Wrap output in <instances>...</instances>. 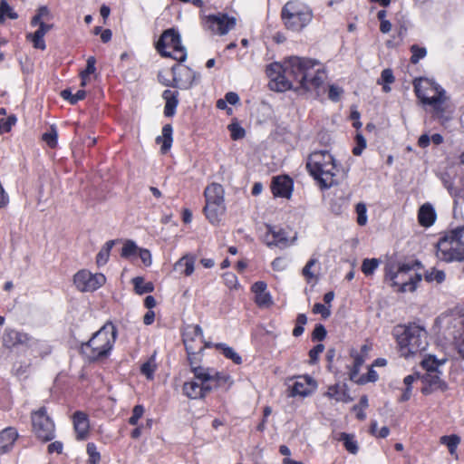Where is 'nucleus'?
Wrapping results in <instances>:
<instances>
[{
    "label": "nucleus",
    "mask_w": 464,
    "mask_h": 464,
    "mask_svg": "<svg viewBox=\"0 0 464 464\" xmlns=\"http://www.w3.org/2000/svg\"><path fill=\"white\" fill-rule=\"evenodd\" d=\"M286 74L292 80L295 91H315L324 82L325 70L316 60L292 56L284 61Z\"/></svg>",
    "instance_id": "f257e3e1"
},
{
    "label": "nucleus",
    "mask_w": 464,
    "mask_h": 464,
    "mask_svg": "<svg viewBox=\"0 0 464 464\" xmlns=\"http://www.w3.org/2000/svg\"><path fill=\"white\" fill-rule=\"evenodd\" d=\"M117 336V327L107 321L87 342L80 344L79 353L89 364L104 362L111 355Z\"/></svg>",
    "instance_id": "f03ea898"
},
{
    "label": "nucleus",
    "mask_w": 464,
    "mask_h": 464,
    "mask_svg": "<svg viewBox=\"0 0 464 464\" xmlns=\"http://www.w3.org/2000/svg\"><path fill=\"white\" fill-rule=\"evenodd\" d=\"M392 334L400 356L404 359L421 354L429 345L428 331L417 322L397 324L393 327Z\"/></svg>",
    "instance_id": "7ed1b4c3"
},
{
    "label": "nucleus",
    "mask_w": 464,
    "mask_h": 464,
    "mask_svg": "<svg viewBox=\"0 0 464 464\" xmlns=\"http://www.w3.org/2000/svg\"><path fill=\"white\" fill-rule=\"evenodd\" d=\"M306 169L321 190L337 185L339 169L334 156L327 150H316L309 154Z\"/></svg>",
    "instance_id": "20e7f679"
},
{
    "label": "nucleus",
    "mask_w": 464,
    "mask_h": 464,
    "mask_svg": "<svg viewBox=\"0 0 464 464\" xmlns=\"http://www.w3.org/2000/svg\"><path fill=\"white\" fill-rule=\"evenodd\" d=\"M420 266V263L418 261L411 264L388 263L384 268L385 280L391 282L392 286H397L399 292H413L422 278V276L415 271V266Z\"/></svg>",
    "instance_id": "39448f33"
},
{
    "label": "nucleus",
    "mask_w": 464,
    "mask_h": 464,
    "mask_svg": "<svg viewBox=\"0 0 464 464\" xmlns=\"http://www.w3.org/2000/svg\"><path fill=\"white\" fill-rule=\"evenodd\" d=\"M436 256L444 262H464V225L440 237L436 244Z\"/></svg>",
    "instance_id": "423d86ee"
},
{
    "label": "nucleus",
    "mask_w": 464,
    "mask_h": 464,
    "mask_svg": "<svg viewBox=\"0 0 464 464\" xmlns=\"http://www.w3.org/2000/svg\"><path fill=\"white\" fill-rule=\"evenodd\" d=\"M412 85L422 105L430 106L437 114L444 111L442 105L446 101V92L440 84L431 79L420 77L413 80Z\"/></svg>",
    "instance_id": "0eeeda50"
},
{
    "label": "nucleus",
    "mask_w": 464,
    "mask_h": 464,
    "mask_svg": "<svg viewBox=\"0 0 464 464\" xmlns=\"http://www.w3.org/2000/svg\"><path fill=\"white\" fill-rule=\"evenodd\" d=\"M313 11L306 4L298 0H290L281 10V19L287 30L300 32L313 19Z\"/></svg>",
    "instance_id": "6e6552de"
},
{
    "label": "nucleus",
    "mask_w": 464,
    "mask_h": 464,
    "mask_svg": "<svg viewBox=\"0 0 464 464\" xmlns=\"http://www.w3.org/2000/svg\"><path fill=\"white\" fill-rule=\"evenodd\" d=\"M225 189L223 186L217 182L208 185L204 190L206 204L203 208V213L206 218L214 226L221 221V217L226 212L225 206Z\"/></svg>",
    "instance_id": "1a4fd4ad"
},
{
    "label": "nucleus",
    "mask_w": 464,
    "mask_h": 464,
    "mask_svg": "<svg viewBox=\"0 0 464 464\" xmlns=\"http://www.w3.org/2000/svg\"><path fill=\"white\" fill-rule=\"evenodd\" d=\"M155 48L161 57L171 58L179 63L187 59V51L181 44L180 34L174 28L163 31Z\"/></svg>",
    "instance_id": "9d476101"
},
{
    "label": "nucleus",
    "mask_w": 464,
    "mask_h": 464,
    "mask_svg": "<svg viewBox=\"0 0 464 464\" xmlns=\"http://www.w3.org/2000/svg\"><path fill=\"white\" fill-rule=\"evenodd\" d=\"M436 324L453 338V344L461 359H464V314H441Z\"/></svg>",
    "instance_id": "9b49d317"
},
{
    "label": "nucleus",
    "mask_w": 464,
    "mask_h": 464,
    "mask_svg": "<svg viewBox=\"0 0 464 464\" xmlns=\"http://www.w3.org/2000/svg\"><path fill=\"white\" fill-rule=\"evenodd\" d=\"M32 432L42 443L52 441L55 438V423L49 416L46 407H40L31 412Z\"/></svg>",
    "instance_id": "f8f14e48"
},
{
    "label": "nucleus",
    "mask_w": 464,
    "mask_h": 464,
    "mask_svg": "<svg viewBox=\"0 0 464 464\" xmlns=\"http://www.w3.org/2000/svg\"><path fill=\"white\" fill-rule=\"evenodd\" d=\"M266 74L268 76L269 82L268 87L270 90L283 92L291 89H295L292 80L286 74L285 63H272L266 67Z\"/></svg>",
    "instance_id": "ddd939ff"
},
{
    "label": "nucleus",
    "mask_w": 464,
    "mask_h": 464,
    "mask_svg": "<svg viewBox=\"0 0 464 464\" xmlns=\"http://www.w3.org/2000/svg\"><path fill=\"white\" fill-rule=\"evenodd\" d=\"M76 289L82 293L94 292L103 286L106 276L102 273H92L88 269H81L72 277Z\"/></svg>",
    "instance_id": "4468645a"
},
{
    "label": "nucleus",
    "mask_w": 464,
    "mask_h": 464,
    "mask_svg": "<svg viewBox=\"0 0 464 464\" xmlns=\"http://www.w3.org/2000/svg\"><path fill=\"white\" fill-rule=\"evenodd\" d=\"M237 24V19L229 16L227 13L218 12V14L205 15L203 25L218 35H225Z\"/></svg>",
    "instance_id": "2eb2a0df"
},
{
    "label": "nucleus",
    "mask_w": 464,
    "mask_h": 464,
    "mask_svg": "<svg viewBox=\"0 0 464 464\" xmlns=\"http://www.w3.org/2000/svg\"><path fill=\"white\" fill-rule=\"evenodd\" d=\"M265 227L266 232L262 240L268 247L284 249L291 245L288 232L285 228L270 224H266Z\"/></svg>",
    "instance_id": "dca6fc26"
},
{
    "label": "nucleus",
    "mask_w": 464,
    "mask_h": 464,
    "mask_svg": "<svg viewBox=\"0 0 464 464\" xmlns=\"http://www.w3.org/2000/svg\"><path fill=\"white\" fill-rule=\"evenodd\" d=\"M182 341L187 353L202 351L203 330L198 324L187 325L182 333Z\"/></svg>",
    "instance_id": "f3484780"
},
{
    "label": "nucleus",
    "mask_w": 464,
    "mask_h": 464,
    "mask_svg": "<svg viewBox=\"0 0 464 464\" xmlns=\"http://www.w3.org/2000/svg\"><path fill=\"white\" fill-rule=\"evenodd\" d=\"M205 375L208 377V380H205L202 377L198 378V381L204 382V384L211 387L212 391L217 389L228 390L233 384L231 376L224 372H218L212 368H207L205 371Z\"/></svg>",
    "instance_id": "a211bd4d"
},
{
    "label": "nucleus",
    "mask_w": 464,
    "mask_h": 464,
    "mask_svg": "<svg viewBox=\"0 0 464 464\" xmlns=\"http://www.w3.org/2000/svg\"><path fill=\"white\" fill-rule=\"evenodd\" d=\"M176 81L177 88L188 90L191 88L198 76L192 69L188 66L175 64L171 68Z\"/></svg>",
    "instance_id": "6ab92c4d"
},
{
    "label": "nucleus",
    "mask_w": 464,
    "mask_h": 464,
    "mask_svg": "<svg viewBox=\"0 0 464 464\" xmlns=\"http://www.w3.org/2000/svg\"><path fill=\"white\" fill-rule=\"evenodd\" d=\"M440 372H425L420 376L422 387L420 392L423 395H429L436 391L445 392L448 390L446 382L440 379Z\"/></svg>",
    "instance_id": "aec40b11"
},
{
    "label": "nucleus",
    "mask_w": 464,
    "mask_h": 464,
    "mask_svg": "<svg viewBox=\"0 0 464 464\" xmlns=\"http://www.w3.org/2000/svg\"><path fill=\"white\" fill-rule=\"evenodd\" d=\"M294 188V181L288 175L273 177L271 192L275 197L289 198Z\"/></svg>",
    "instance_id": "412c9836"
},
{
    "label": "nucleus",
    "mask_w": 464,
    "mask_h": 464,
    "mask_svg": "<svg viewBox=\"0 0 464 464\" xmlns=\"http://www.w3.org/2000/svg\"><path fill=\"white\" fill-rule=\"evenodd\" d=\"M182 391L184 395L191 400L203 399L212 392V388L204 384V382H186Z\"/></svg>",
    "instance_id": "4be33fe9"
},
{
    "label": "nucleus",
    "mask_w": 464,
    "mask_h": 464,
    "mask_svg": "<svg viewBox=\"0 0 464 464\" xmlns=\"http://www.w3.org/2000/svg\"><path fill=\"white\" fill-rule=\"evenodd\" d=\"M30 340V336L15 329L6 328L3 334V346L6 349H13L18 345L24 344Z\"/></svg>",
    "instance_id": "5701e85b"
},
{
    "label": "nucleus",
    "mask_w": 464,
    "mask_h": 464,
    "mask_svg": "<svg viewBox=\"0 0 464 464\" xmlns=\"http://www.w3.org/2000/svg\"><path fill=\"white\" fill-rule=\"evenodd\" d=\"M266 289L267 285L264 281L255 282L251 285V292L255 295L254 301L258 307H269L273 304L272 296Z\"/></svg>",
    "instance_id": "b1692460"
},
{
    "label": "nucleus",
    "mask_w": 464,
    "mask_h": 464,
    "mask_svg": "<svg viewBox=\"0 0 464 464\" xmlns=\"http://www.w3.org/2000/svg\"><path fill=\"white\" fill-rule=\"evenodd\" d=\"M72 422L76 440H85L90 432V422L87 414L80 411H75L72 415Z\"/></svg>",
    "instance_id": "393cba45"
},
{
    "label": "nucleus",
    "mask_w": 464,
    "mask_h": 464,
    "mask_svg": "<svg viewBox=\"0 0 464 464\" xmlns=\"http://www.w3.org/2000/svg\"><path fill=\"white\" fill-rule=\"evenodd\" d=\"M314 389V380L308 376H299L291 387V396H308Z\"/></svg>",
    "instance_id": "a878e982"
},
{
    "label": "nucleus",
    "mask_w": 464,
    "mask_h": 464,
    "mask_svg": "<svg viewBox=\"0 0 464 464\" xmlns=\"http://www.w3.org/2000/svg\"><path fill=\"white\" fill-rule=\"evenodd\" d=\"M19 437L17 429L14 427H6L0 431V454L10 452L15 441Z\"/></svg>",
    "instance_id": "bb28decb"
},
{
    "label": "nucleus",
    "mask_w": 464,
    "mask_h": 464,
    "mask_svg": "<svg viewBox=\"0 0 464 464\" xmlns=\"http://www.w3.org/2000/svg\"><path fill=\"white\" fill-rule=\"evenodd\" d=\"M329 399L336 401L350 402L353 398L350 396L346 384L335 383L328 386L327 392L324 393Z\"/></svg>",
    "instance_id": "cd10ccee"
},
{
    "label": "nucleus",
    "mask_w": 464,
    "mask_h": 464,
    "mask_svg": "<svg viewBox=\"0 0 464 464\" xmlns=\"http://www.w3.org/2000/svg\"><path fill=\"white\" fill-rule=\"evenodd\" d=\"M194 353H187L188 361L190 366V371L193 372L195 378L198 380V378H204L205 380L208 379L207 375H205V371L207 368L201 367L200 363L202 361V351H193Z\"/></svg>",
    "instance_id": "c85d7f7f"
},
{
    "label": "nucleus",
    "mask_w": 464,
    "mask_h": 464,
    "mask_svg": "<svg viewBox=\"0 0 464 464\" xmlns=\"http://www.w3.org/2000/svg\"><path fill=\"white\" fill-rule=\"evenodd\" d=\"M195 262L196 256L194 255L186 254L174 264V270L179 271L185 276H189L194 273Z\"/></svg>",
    "instance_id": "c756f323"
},
{
    "label": "nucleus",
    "mask_w": 464,
    "mask_h": 464,
    "mask_svg": "<svg viewBox=\"0 0 464 464\" xmlns=\"http://www.w3.org/2000/svg\"><path fill=\"white\" fill-rule=\"evenodd\" d=\"M437 215L430 203L423 204L418 211V222L421 227H430L436 220Z\"/></svg>",
    "instance_id": "7c9ffc66"
},
{
    "label": "nucleus",
    "mask_w": 464,
    "mask_h": 464,
    "mask_svg": "<svg viewBox=\"0 0 464 464\" xmlns=\"http://www.w3.org/2000/svg\"><path fill=\"white\" fill-rule=\"evenodd\" d=\"M162 98L165 101L164 115L166 117L174 116L179 105V92L165 90L162 92Z\"/></svg>",
    "instance_id": "2f4dec72"
},
{
    "label": "nucleus",
    "mask_w": 464,
    "mask_h": 464,
    "mask_svg": "<svg viewBox=\"0 0 464 464\" xmlns=\"http://www.w3.org/2000/svg\"><path fill=\"white\" fill-rule=\"evenodd\" d=\"M420 378L419 374H409L403 379V387L399 388L400 395L397 397L398 402H406L412 396L413 382Z\"/></svg>",
    "instance_id": "473e14b6"
},
{
    "label": "nucleus",
    "mask_w": 464,
    "mask_h": 464,
    "mask_svg": "<svg viewBox=\"0 0 464 464\" xmlns=\"http://www.w3.org/2000/svg\"><path fill=\"white\" fill-rule=\"evenodd\" d=\"M161 133H162L161 136H158L156 138V142L158 144L161 143V147H160L161 152L167 153L170 150L172 142H173V138H172L173 129H172L171 124H165L162 127Z\"/></svg>",
    "instance_id": "72a5a7b5"
},
{
    "label": "nucleus",
    "mask_w": 464,
    "mask_h": 464,
    "mask_svg": "<svg viewBox=\"0 0 464 464\" xmlns=\"http://www.w3.org/2000/svg\"><path fill=\"white\" fill-rule=\"evenodd\" d=\"M338 441H342L344 449L351 454H357L359 451L358 442L354 434L340 432L336 438Z\"/></svg>",
    "instance_id": "f704fd0d"
},
{
    "label": "nucleus",
    "mask_w": 464,
    "mask_h": 464,
    "mask_svg": "<svg viewBox=\"0 0 464 464\" xmlns=\"http://www.w3.org/2000/svg\"><path fill=\"white\" fill-rule=\"evenodd\" d=\"M131 284L134 288V292L142 295L144 294L152 293L155 289L154 284L152 282H145L144 277L136 276L131 279Z\"/></svg>",
    "instance_id": "c9c22d12"
},
{
    "label": "nucleus",
    "mask_w": 464,
    "mask_h": 464,
    "mask_svg": "<svg viewBox=\"0 0 464 464\" xmlns=\"http://www.w3.org/2000/svg\"><path fill=\"white\" fill-rule=\"evenodd\" d=\"M461 441V439L457 434L444 435L440 438V443L445 445L450 455L458 459L457 449Z\"/></svg>",
    "instance_id": "e433bc0d"
},
{
    "label": "nucleus",
    "mask_w": 464,
    "mask_h": 464,
    "mask_svg": "<svg viewBox=\"0 0 464 464\" xmlns=\"http://www.w3.org/2000/svg\"><path fill=\"white\" fill-rule=\"evenodd\" d=\"M214 345L217 350L220 351L227 359L231 360L235 364L242 363V357L232 347L223 343H218Z\"/></svg>",
    "instance_id": "4c0bfd02"
},
{
    "label": "nucleus",
    "mask_w": 464,
    "mask_h": 464,
    "mask_svg": "<svg viewBox=\"0 0 464 464\" xmlns=\"http://www.w3.org/2000/svg\"><path fill=\"white\" fill-rule=\"evenodd\" d=\"M445 362V359L438 360L434 355H428L421 361L420 365L426 372H437Z\"/></svg>",
    "instance_id": "58836bf2"
},
{
    "label": "nucleus",
    "mask_w": 464,
    "mask_h": 464,
    "mask_svg": "<svg viewBox=\"0 0 464 464\" xmlns=\"http://www.w3.org/2000/svg\"><path fill=\"white\" fill-rule=\"evenodd\" d=\"M114 244V240H109L101 248V250L96 256V264L98 266H102L107 264L110 258L111 248L113 247Z\"/></svg>",
    "instance_id": "ea45409f"
},
{
    "label": "nucleus",
    "mask_w": 464,
    "mask_h": 464,
    "mask_svg": "<svg viewBox=\"0 0 464 464\" xmlns=\"http://www.w3.org/2000/svg\"><path fill=\"white\" fill-rule=\"evenodd\" d=\"M25 39L27 42H30L33 44V47L38 50H45L46 44L44 41V35L42 31L39 32L36 30L34 33H28L25 35Z\"/></svg>",
    "instance_id": "a19ab883"
},
{
    "label": "nucleus",
    "mask_w": 464,
    "mask_h": 464,
    "mask_svg": "<svg viewBox=\"0 0 464 464\" xmlns=\"http://www.w3.org/2000/svg\"><path fill=\"white\" fill-rule=\"evenodd\" d=\"M86 91H84L83 89L78 90L74 94L72 93V91L69 88L64 89L61 92V97L63 100L69 102L72 105L76 104L79 101L84 100L86 98Z\"/></svg>",
    "instance_id": "79ce46f5"
},
{
    "label": "nucleus",
    "mask_w": 464,
    "mask_h": 464,
    "mask_svg": "<svg viewBox=\"0 0 464 464\" xmlns=\"http://www.w3.org/2000/svg\"><path fill=\"white\" fill-rule=\"evenodd\" d=\"M5 17L15 20L18 14L9 5L6 0H0V24L5 23Z\"/></svg>",
    "instance_id": "37998d69"
},
{
    "label": "nucleus",
    "mask_w": 464,
    "mask_h": 464,
    "mask_svg": "<svg viewBox=\"0 0 464 464\" xmlns=\"http://www.w3.org/2000/svg\"><path fill=\"white\" fill-rule=\"evenodd\" d=\"M395 77L392 69H384L381 73V78L378 79L377 83L382 85V91L388 92L391 91L389 84L394 82Z\"/></svg>",
    "instance_id": "c03bdc74"
},
{
    "label": "nucleus",
    "mask_w": 464,
    "mask_h": 464,
    "mask_svg": "<svg viewBox=\"0 0 464 464\" xmlns=\"http://www.w3.org/2000/svg\"><path fill=\"white\" fill-rule=\"evenodd\" d=\"M368 398L366 395H362L360 398L359 403L355 404L352 408V411L354 412L355 417L359 420H364L366 418V414L364 412L365 409L368 407Z\"/></svg>",
    "instance_id": "a18cd8bd"
},
{
    "label": "nucleus",
    "mask_w": 464,
    "mask_h": 464,
    "mask_svg": "<svg viewBox=\"0 0 464 464\" xmlns=\"http://www.w3.org/2000/svg\"><path fill=\"white\" fill-rule=\"evenodd\" d=\"M445 277L444 271L436 268L427 270L424 274V279L428 283L436 282L437 284H441L445 280Z\"/></svg>",
    "instance_id": "49530a36"
},
{
    "label": "nucleus",
    "mask_w": 464,
    "mask_h": 464,
    "mask_svg": "<svg viewBox=\"0 0 464 464\" xmlns=\"http://www.w3.org/2000/svg\"><path fill=\"white\" fill-rule=\"evenodd\" d=\"M86 452L88 455V464H100L101 453L99 452L97 446L93 442H88L86 446Z\"/></svg>",
    "instance_id": "de8ad7c7"
},
{
    "label": "nucleus",
    "mask_w": 464,
    "mask_h": 464,
    "mask_svg": "<svg viewBox=\"0 0 464 464\" xmlns=\"http://www.w3.org/2000/svg\"><path fill=\"white\" fill-rule=\"evenodd\" d=\"M16 122L17 118L14 114L0 119V135L10 132Z\"/></svg>",
    "instance_id": "09e8293b"
},
{
    "label": "nucleus",
    "mask_w": 464,
    "mask_h": 464,
    "mask_svg": "<svg viewBox=\"0 0 464 464\" xmlns=\"http://www.w3.org/2000/svg\"><path fill=\"white\" fill-rule=\"evenodd\" d=\"M380 261L377 258H365L362 264V272L366 276H372L378 267Z\"/></svg>",
    "instance_id": "8fccbe9b"
},
{
    "label": "nucleus",
    "mask_w": 464,
    "mask_h": 464,
    "mask_svg": "<svg viewBox=\"0 0 464 464\" xmlns=\"http://www.w3.org/2000/svg\"><path fill=\"white\" fill-rule=\"evenodd\" d=\"M411 63L412 64H416L420 62V59H423L427 54V50L425 47H420L418 44H413L411 46Z\"/></svg>",
    "instance_id": "3c124183"
},
{
    "label": "nucleus",
    "mask_w": 464,
    "mask_h": 464,
    "mask_svg": "<svg viewBox=\"0 0 464 464\" xmlns=\"http://www.w3.org/2000/svg\"><path fill=\"white\" fill-rule=\"evenodd\" d=\"M50 14V11L46 5L40 6L36 14L32 17L31 19V25L32 26H40L41 23H44L43 18L48 16Z\"/></svg>",
    "instance_id": "603ef678"
},
{
    "label": "nucleus",
    "mask_w": 464,
    "mask_h": 464,
    "mask_svg": "<svg viewBox=\"0 0 464 464\" xmlns=\"http://www.w3.org/2000/svg\"><path fill=\"white\" fill-rule=\"evenodd\" d=\"M307 323V317L304 314H299L296 316L295 326L293 329V335L295 337L301 336L304 332V325Z\"/></svg>",
    "instance_id": "864d4df0"
},
{
    "label": "nucleus",
    "mask_w": 464,
    "mask_h": 464,
    "mask_svg": "<svg viewBox=\"0 0 464 464\" xmlns=\"http://www.w3.org/2000/svg\"><path fill=\"white\" fill-rule=\"evenodd\" d=\"M353 357V366L350 372V379L354 381L355 377L358 375L361 366L362 365L364 359L363 356L358 353H352Z\"/></svg>",
    "instance_id": "5fc2aeb1"
},
{
    "label": "nucleus",
    "mask_w": 464,
    "mask_h": 464,
    "mask_svg": "<svg viewBox=\"0 0 464 464\" xmlns=\"http://www.w3.org/2000/svg\"><path fill=\"white\" fill-rule=\"evenodd\" d=\"M354 140L356 145L353 147L352 152L354 156H360L366 148V140L362 133L357 132Z\"/></svg>",
    "instance_id": "6e6d98bb"
},
{
    "label": "nucleus",
    "mask_w": 464,
    "mask_h": 464,
    "mask_svg": "<svg viewBox=\"0 0 464 464\" xmlns=\"http://www.w3.org/2000/svg\"><path fill=\"white\" fill-rule=\"evenodd\" d=\"M42 139L51 149H54L58 143V134L56 130L52 128L50 131L43 134Z\"/></svg>",
    "instance_id": "4d7b16f0"
},
{
    "label": "nucleus",
    "mask_w": 464,
    "mask_h": 464,
    "mask_svg": "<svg viewBox=\"0 0 464 464\" xmlns=\"http://www.w3.org/2000/svg\"><path fill=\"white\" fill-rule=\"evenodd\" d=\"M144 407L141 404L135 405L132 409V414L128 420V423L131 426H136L140 420V419L144 414Z\"/></svg>",
    "instance_id": "13d9d810"
},
{
    "label": "nucleus",
    "mask_w": 464,
    "mask_h": 464,
    "mask_svg": "<svg viewBox=\"0 0 464 464\" xmlns=\"http://www.w3.org/2000/svg\"><path fill=\"white\" fill-rule=\"evenodd\" d=\"M370 432L377 438L384 439L389 436L390 429L387 426H383L378 430L377 421L374 420L371 422Z\"/></svg>",
    "instance_id": "bf43d9fd"
},
{
    "label": "nucleus",
    "mask_w": 464,
    "mask_h": 464,
    "mask_svg": "<svg viewBox=\"0 0 464 464\" xmlns=\"http://www.w3.org/2000/svg\"><path fill=\"white\" fill-rule=\"evenodd\" d=\"M30 367L31 363L21 362L14 364L12 372L13 374L16 377H24L28 373Z\"/></svg>",
    "instance_id": "052dcab7"
},
{
    "label": "nucleus",
    "mask_w": 464,
    "mask_h": 464,
    "mask_svg": "<svg viewBox=\"0 0 464 464\" xmlns=\"http://www.w3.org/2000/svg\"><path fill=\"white\" fill-rule=\"evenodd\" d=\"M357 214V223L360 226H364L367 223V208L364 203H358L355 206Z\"/></svg>",
    "instance_id": "680f3d73"
},
{
    "label": "nucleus",
    "mask_w": 464,
    "mask_h": 464,
    "mask_svg": "<svg viewBox=\"0 0 464 464\" xmlns=\"http://www.w3.org/2000/svg\"><path fill=\"white\" fill-rule=\"evenodd\" d=\"M156 371V364L152 361H147L140 366V372L146 376L148 380L154 378V372Z\"/></svg>",
    "instance_id": "e2e57ef3"
},
{
    "label": "nucleus",
    "mask_w": 464,
    "mask_h": 464,
    "mask_svg": "<svg viewBox=\"0 0 464 464\" xmlns=\"http://www.w3.org/2000/svg\"><path fill=\"white\" fill-rule=\"evenodd\" d=\"M228 130L230 131V137L233 140L243 139L246 135L245 129L237 123H232L228 125Z\"/></svg>",
    "instance_id": "0e129e2a"
},
{
    "label": "nucleus",
    "mask_w": 464,
    "mask_h": 464,
    "mask_svg": "<svg viewBox=\"0 0 464 464\" xmlns=\"http://www.w3.org/2000/svg\"><path fill=\"white\" fill-rule=\"evenodd\" d=\"M379 375L372 366L369 368L366 374L362 375L358 380H354L357 383L365 384L367 382H374L378 380Z\"/></svg>",
    "instance_id": "69168bd1"
},
{
    "label": "nucleus",
    "mask_w": 464,
    "mask_h": 464,
    "mask_svg": "<svg viewBox=\"0 0 464 464\" xmlns=\"http://www.w3.org/2000/svg\"><path fill=\"white\" fill-rule=\"evenodd\" d=\"M326 334L325 327L322 324H317L312 333L311 339L313 342H321L325 339Z\"/></svg>",
    "instance_id": "338daca9"
},
{
    "label": "nucleus",
    "mask_w": 464,
    "mask_h": 464,
    "mask_svg": "<svg viewBox=\"0 0 464 464\" xmlns=\"http://www.w3.org/2000/svg\"><path fill=\"white\" fill-rule=\"evenodd\" d=\"M137 246L136 244L131 240H127L121 249V257L128 258L137 252Z\"/></svg>",
    "instance_id": "774afa93"
}]
</instances>
